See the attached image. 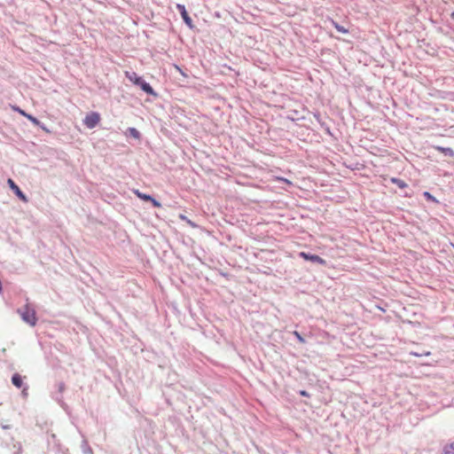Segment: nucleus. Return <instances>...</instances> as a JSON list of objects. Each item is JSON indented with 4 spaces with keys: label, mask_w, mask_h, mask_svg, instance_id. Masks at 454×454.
<instances>
[{
    "label": "nucleus",
    "mask_w": 454,
    "mask_h": 454,
    "mask_svg": "<svg viewBox=\"0 0 454 454\" xmlns=\"http://www.w3.org/2000/svg\"><path fill=\"white\" fill-rule=\"evenodd\" d=\"M125 76L135 85L139 86L145 92L153 97H157V93L153 90V87L143 81V79L137 75L135 72H125Z\"/></svg>",
    "instance_id": "1"
},
{
    "label": "nucleus",
    "mask_w": 454,
    "mask_h": 454,
    "mask_svg": "<svg viewBox=\"0 0 454 454\" xmlns=\"http://www.w3.org/2000/svg\"><path fill=\"white\" fill-rule=\"evenodd\" d=\"M101 117L98 113L91 112L85 116L83 123L87 128L93 129L99 123Z\"/></svg>",
    "instance_id": "2"
},
{
    "label": "nucleus",
    "mask_w": 454,
    "mask_h": 454,
    "mask_svg": "<svg viewBox=\"0 0 454 454\" xmlns=\"http://www.w3.org/2000/svg\"><path fill=\"white\" fill-rule=\"evenodd\" d=\"M21 317L25 322L31 325H35L36 323L35 312L33 309L28 306H25L21 311Z\"/></svg>",
    "instance_id": "3"
},
{
    "label": "nucleus",
    "mask_w": 454,
    "mask_h": 454,
    "mask_svg": "<svg viewBox=\"0 0 454 454\" xmlns=\"http://www.w3.org/2000/svg\"><path fill=\"white\" fill-rule=\"evenodd\" d=\"M299 255H300V257L303 258L306 261H310V262H317V263H319L321 265H325L326 264V261L325 259H323L322 257H320L319 255H317V254H307L305 252H301L299 254Z\"/></svg>",
    "instance_id": "4"
},
{
    "label": "nucleus",
    "mask_w": 454,
    "mask_h": 454,
    "mask_svg": "<svg viewBox=\"0 0 454 454\" xmlns=\"http://www.w3.org/2000/svg\"><path fill=\"white\" fill-rule=\"evenodd\" d=\"M176 8L177 10L179 11L184 21L185 22V24L192 28L193 27V24H192V20L191 19V17L189 16L186 9H185V6L183 5V4H176Z\"/></svg>",
    "instance_id": "5"
},
{
    "label": "nucleus",
    "mask_w": 454,
    "mask_h": 454,
    "mask_svg": "<svg viewBox=\"0 0 454 454\" xmlns=\"http://www.w3.org/2000/svg\"><path fill=\"white\" fill-rule=\"evenodd\" d=\"M10 188L13 191V192L23 201L27 202V196L21 192L20 187L14 183V181L11 178L7 181Z\"/></svg>",
    "instance_id": "6"
},
{
    "label": "nucleus",
    "mask_w": 454,
    "mask_h": 454,
    "mask_svg": "<svg viewBox=\"0 0 454 454\" xmlns=\"http://www.w3.org/2000/svg\"><path fill=\"white\" fill-rule=\"evenodd\" d=\"M12 382L16 387H21L23 384L21 375H20L19 373H14L12 378Z\"/></svg>",
    "instance_id": "7"
},
{
    "label": "nucleus",
    "mask_w": 454,
    "mask_h": 454,
    "mask_svg": "<svg viewBox=\"0 0 454 454\" xmlns=\"http://www.w3.org/2000/svg\"><path fill=\"white\" fill-rule=\"evenodd\" d=\"M434 148L436 151L444 153L445 155H449L450 157L454 156V151L451 148L442 146H435Z\"/></svg>",
    "instance_id": "8"
},
{
    "label": "nucleus",
    "mask_w": 454,
    "mask_h": 454,
    "mask_svg": "<svg viewBox=\"0 0 454 454\" xmlns=\"http://www.w3.org/2000/svg\"><path fill=\"white\" fill-rule=\"evenodd\" d=\"M390 181L392 184H396L401 189H404L407 187V184L399 178L392 177Z\"/></svg>",
    "instance_id": "9"
},
{
    "label": "nucleus",
    "mask_w": 454,
    "mask_h": 454,
    "mask_svg": "<svg viewBox=\"0 0 454 454\" xmlns=\"http://www.w3.org/2000/svg\"><path fill=\"white\" fill-rule=\"evenodd\" d=\"M442 454H454V442L443 447Z\"/></svg>",
    "instance_id": "10"
},
{
    "label": "nucleus",
    "mask_w": 454,
    "mask_h": 454,
    "mask_svg": "<svg viewBox=\"0 0 454 454\" xmlns=\"http://www.w3.org/2000/svg\"><path fill=\"white\" fill-rule=\"evenodd\" d=\"M332 24L333 25V27L336 28V30L338 32L342 33V34H348V29L345 28L342 26H340V24H338L333 20H332Z\"/></svg>",
    "instance_id": "11"
},
{
    "label": "nucleus",
    "mask_w": 454,
    "mask_h": 454,
    "mask_svg": "<svg viewBox=\"0 0 454 454\" xmlns=\"http://www.w3.org/2000/svg\"><path fill=\"white\" fill-rule=\"evenodd\" d=\"M134 193L141 200H145V201H149L150 200H152V196L148 195V194H145V193H142L141 192H139L138 190H136L134 191Z\"/></svg>",
    "instance_id": "12"
},
{
    "label": "nucleus",
    "mask_w": 454,
    "mask_h": 454,
    "mask_svg": "<svg viewBox=\"0 0 454 454\" xmlns=\"http://www.w3.org/2000/svg\"><path fill=\"white\" fill-rule=\"evenodd\" d=\"M27 119L29 120L35 125H40V121L31 114L27 115Z\"/></svg>",
    "instance_id": "13"
},
{
    "label": "nucleus",
    "mask_w": 454,
    "mask_h": 454,
    "mask_svg": "<svg viewBox=\"0 0 454 454\" xmlns=\"http://www.w3.org/2000/svg\"><path fill=\"white\" fill-rule=\"evenodd\" d=\"M294 335L297 338V340H299V342L301 343H305V340L304 338L297 332V331H294Z\"/></svg>",
    "instance_id": "14"
},
{
    "label": "nucleus",
    "mask_w": 454,
    "mask_h": 454,
    "mask_svg": "<svg viewBox=\"0 0 454 454\" xmlns=\"http://www.w3.org/2000/svg\"><path fill=\"white\" fill-rule=\"evenodd\" d=\"M129 132L132 137H134L136 138H139V132L135 128H130Z\"/></svg>",
    "instance_id": "15"
},
{
    "label": "nucleus",
    "mask_w": 454,
    "mask_h": 454,
    "mask_svg": "<svg viewBox=\"0 0 454 454\" xmlns=\"http://www.w3.org/2000/svg\"><path fill=\"white\" fill-rule=\"evenodd\" d=\"M424 196L427 198V200H433V201H436L435 198L428 192H424Z\"/></svg>",
    "instance_id": "16"
},
{
    "label": "nucleus",
    "mask_w": 454,
    "mask_h": 454,
    "mask_svg": "<svg viewBox=\"0 0 454 454\" xmlns=\"http://www.w3.org/2000/svg\"><path fill=\"white\" fill-rule=\"evenodd\" d=\"M275 180L284 182V183H286L287 184H292V182L290 180H288L286 178H284V177H281V176H276Z\"/></svg>",
    "instance_id": "17"
},
{
    "label": "nucleus",
    "mask_w": 454,
    "mask_h": 454,
    "mask_svg": "<svg viewBox=\"0 0 454 454\" xmlns=\"http://www.w3.org/2000/svg\"><path fill=\"white\" fill-rule=\"evenodd\" d=\"M13 110L18 112L20 114L23 115L26 118H27V115L28 114L24 110L20 109V107H13Z\"/></svg>",
    "instance_id": "18"
},
{
    "label": "nucleus",
    "mask_w": 454,
    "mask_h": 454,
    "mask_svg": "<svg viewBox=\"0 0 454 454\" xmlns=\"http://www.w3.org/2000/svg\"><path fill=\"white\" fill-rule=\"evenodd\" d=\"M149 201H151L153 206L155 207H161V204L158 200L153 199V197H152V200H150Z\"/></svg>",
    "instance_id": "19"
},
{
    "label": "nucleus",
    "mask_w": 454,
    "mask_h": 454,
    "mask_svg": "<svg viewBox=\"0 0 454 454\" xmlns=\"http://www.w3.org/2000/svg\"><path fill=\"white\" fill-rule=\"evenodd\" d=\"M179 217H180V219H182V220H184V221H186V222H187L189 224H191L192 226H194V224H193L190 220H188V219L186 218V216H185V215H179Z\"/></svg>",
    "instance_id": "20"
},
{
    "label": "nucleus",
    "mask_w": 454,
    "mask_h": 454,
    "mask_svg": "<svg viewBox=\"0 0 454 454\" xmlns=\"http://www.w3.org/2000/svg\"><path fill=\"white\" fill-rule=\"evenodd\" d=\"M301 395H303V396H307L308 395L307 392L304 391V390L301 391Z\"/></svg>",
    "instance_id": "21"
},
{
    "label": "nucleus",
    "mask_w": 454,
    "mask_h": 454,
    "mask_svg": "<svg viewBox=\"0 0 454 454\" xmlns=\"http://www.w3.org/2000/svg\"><path fill=\"white\" fill-rule=\"evenodd\" d=\"M430 354H431V353L428 351V352H426V353H425V356H430Z\"/></svg>",
    "instance_id": "22"
},
{
    "label": "nucleus",
    "mask_w": 454,
    "mask_h": 454,
    "mask_svg": "<svg viewBox=\"0 0 454 454\" xmlns=\"http://www.w3.org/2000/svg\"><path fill=\"white\" fill-rule=\"evenodd\" d=\"M411 355L415 356H419V355L417 354V353H411Z\"/></svg>",
    "instance_id": "23"
},
{
    "label": "nucleus",
    "mask_w": 454,
    "mask_h": 454,
    "mask_svg": "<svg viewBox=\"0 0 454 454\" xmlns=\"http://www.w3.org/2000/svg\"><path fill=\"white\" fill-rule=\"evenodd\" d=\"M451 18L454 19V12L450 14Z\"/></svg>",
    "instance_id": "24"
},
{
    "label": "nucleus",
    "mask_w": 454,
    "mask_h": 454,
    "mask_svg": "<svg viewBox=\"0 0 454 454\" xmlns=\"http://www.w3.org/2000/svg\"><path fill=\"white\" fill-rule=\"evenodd\" d=\"M452 247H454V245L452 244Z\"/></svg>",
    "instance_id": "25"
}]
</instances>
